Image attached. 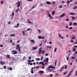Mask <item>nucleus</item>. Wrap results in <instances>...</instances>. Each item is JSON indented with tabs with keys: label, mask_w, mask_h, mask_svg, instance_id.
<instances>
[{
	"label": "nucleus",
	"mask_w": 77,
	"mask_h": 77,
	"mask_svg": "<svg viewBox=\"0 0 77 77\" xmlns=\"http://www.w3.org/2000/svg\"><path fill=\"white\" fill-rule=\"evenodd\" d=\"M56 50H57V48L56 47L54 49V51L55 52H56Z\"/></svg>",
	"instance_id": "cd10ccee"
},
{
	"label": "nucleus",
	"mask_w": 77,
	"mask_h": 77,
	"mask_svg": "<svg viewBox=\"0 0 77 77\" xmlns=\"http://www.w3.org/2000/svg\"><path fill=\"white\" fill-rule=\"evenodd\" d=\"M25 31H24L22 32V33L23 34V36H24L25 35Z\"/></svg>",
	"instance_id": "f3484780"
},
{
	"label": "nucleus",
	"mask_w": 77,
	"mask_h": 77,
	"mask_svg": "<svg viewBox=\"0 0 77 77\" xmlns=\"http://www.w3.org/2000/svg\"><path fill=\"white\" fill-rule=\"evenodd\" d=\"M42 69H44L45 68V66H42Z\"/></svg>",
	"instance_id": "052dcab7"
},
{
	"label": "nucleus",
	"mask_w": 77,
	"mask_h": 77,
	"mask_svg": "<svg viewBox=\"0 0 77 77\" xmlns=\"http://www.w3.org/2000/svg\"><path fill=\"white\" fill-rule=\"evenodd\" d=\"M0 47H3V45H0Z\"/></svg>",
	"instance_id": "58836bf2"
},
{
	"label": "nucleus",
	"mask_w": 77,
	"mask_h": 77,
	"mask_svg": "<svg viewBox=\"0 0 77 77\" xmlns=\"http://www.w3.org/2000/svg\"><path fill=\"white\" fill-rule=\"evenodd\" d=\"M29 24H33V23L31 21H30L29 22Z\"/></svg>",
	"instance_id": "c85d7f7f"
},
{
	"label": "nucleus",
	"mask_w": 77,
	"mask_h": 77,
	"mask_svg": "<svg viewBox=\"0 0 77 77\" xmlns=\"http://www.w3.org/2000/svg\"><path fill=\"white\" fill-rule=\"evenodd\" d=\"M45 53V51H44V50H43L42 52V54L43 55Z\"/></svg>",
	"instance_id": "a211bd4d"
},
{
	"label": "nucleus",
	"mask_w": 77,
	"mask_h": 77,
	"mask_svg": "<svg viewBox=\"0 0 77 77\" xmlns=\"http://www.w3.org/2000/svg\"><path fill=\"white\" fill-rule=\"evenodd\" d=\"M31 72L32 74H33L34 72H33V70H31Z\"/></svg>",
	"instance_id": "e433bc0d"
},
{
	"label": "nucleus",
	"mask_w": 77,
	"mask_h": 77,
	"mask_svg": "<svg viewBox=\"0 0 77 77\" xmlns=\"http://www.w3.org/2000/svg\"><path fill=\"white\" fill-rule=\"evenodd\" d=\"M46 62H48V58H47L46 59Z\"/></svg>",
	"instance_id": "aec40b11"
},
{
	"label": "nucleus",
	"mask_w": 77,
	"mask_h": 77,
	"mask_svg": "<svg viewBox=\"0 0 77 77\" xmlns=\"http://www.w3.org/2000/svg\"><path fill=\"white\" fill-rule=\"evenodd\" d=\"M71 17L72 18V20H74V19H76V18H75L74 17L71 16Z\"/></svg>",
	"instance_id": "412c9836"
},
{
	"label": "nucleus",
	"mask_w": 77,
	"mask_h": 77,
	"mask_svg": "<svg viewBox=\"0 0 77 77\" xmlns=\"http://www.w3.org/2000/svg\"><path fill=\"white\" fill-rule=\"evenodd\" d=\"M70 15H76V14L73 13H70Z\"/></svg>",
	"instance_id": "2eb2a0df"
},
{
	"label": "nucleus",
	"mask_w": 77,
	"mask_h": 77,
	"mask_svg": "<svg viewBox=\"0 0 77 77\" xmlns=\"http://www.w3.org/2000/svg\"><path fill=\"white\" fill-rule=\"evenodd\" d=\"M73 52H74V51H75V50H76V49L75 48H73Z\"/></svg>",
	"instance_id": "bb28decb"
},
{
	"label": "nucleus",
	"mask_w": 77,
	"mask_h": 77,
	"mask_svg": "<svg viewBox=\"0 0 77 77\" xmlns=\"http://www.w3.org/2000/svg\"><path fill=\"white\" fill-rule=\"evenodd\" d=\"M55 12H56V11H54L52 13V15H53L54 14H55Z\"/></svg>",
	"instance_id": "9b49d317"
},
{
	"label": "nucleus",
	"mask_w": 77,
	"mask_h": 77,
	"mask_svg": "<svg viewBox=\"0 0 77 77\" xmlns=\"http://www.w3.org/2000/svg\"><path fill=\"white\" fill-rule=\"evenodd\" d=\"M74 44H77V42H75Z\"/></svg>",
	"instance_id": "0e129e2a"
},
{
	"label": "nucleus",
	"mask_w": 77,
	"mask_h": 77,
	"mask_svg": "<svg viewBox=\"0 0 77 77\" xmlns=\"http://www.w3.org/2000/svg\"><path fill=\"white\" fill-rule=\"evenodd\" d=\"M10 42H11V43H12V40H10Z\"/></svg>",
	"instance_id": "774afa93"
},
{
	"label": "nucleus",
	"mask_w": 77,
	"mask_h": 77,
	"mask_svg": "<svg viewBox=\"0 0 77 77\" xmlns=\"http://www.w3.org/2000/svg\"><path fill=\"white\" fill-rule=\"evenodd\" d=\"M64 1H62V4H64Z\"/></svg>",
	"instance_id": "bf43d9fd"
},
{
	"label": "nucleus",
	"mask_w": 77,
	"mask_h": 77,
	"mask_svg": "<svg viewBox=\"0 0 77 77\" xmlns=\"http://www.w3.org/2000/svg\"><path fill=\"white\" fill-rule=\"evenodd\" d=\"M38 31H39V33H41V30H39V29H38Z\"/></svg>",
	"instance_id": "a18cd8bd"
},
{
	"label": "nucleus",
	"mask_w": 77,
	"mask_h": 77,
	"mask_svg": "<svg viewBox=\"0 0 77 77\" xmlns=\"http://www.w3.org/2000/svg\"><path fill=\"white\" fill-rule=\"evenodd\" d=\"M42 37H41V36L38 35V39H41Z\"/></svg>",
	"instance_id": "4be33fe9"
},
{
	"label": "nucleus",
	"mask_w": 77,
	"mask_h": 77,
	"mask_svg": "<svg viewBox=\"0 0 77 77\" xmlns=\"http://www.w3.org/2000/svg\"><path fill=\"white\" fill-rule=\"evenodd\" d=\"M42 47L40 48L39 50V51H38V54H41V53H42Z\"/></svg>",
	"instance_id": "f257e3e1"
},
{
	"label": "nucleus",
	"mask_w": 77,
	"mask_h": 77,
	"mask_svg": "<svg viewBox=\"0 0 77 77\" xmlns=\"http://www.w3.org/2000/svg\"><path fill=\"white\" fill-rule=\"evenodd\" d=\"M35 8V6H33L32 7V8L31 9H33L34 8Z\"/></svg>",
	"instance_id": "6e6d98bb"
},
{
	"label": "nucleus",
	"mask_w": 77,
	"mask_h": 77,
	"mask_svg": "<svg viewBox=\"0 0 77 77\" xmlns=\"http://www.w3.org/2000/svg\"><path fill=\"white\" fill-rule=\"evenodd\" d=\"M33 0H28L27 2H32Z\"/></svg>",
	"instance_id": "a19ab883"
},
{
	"label": "nucleus",
	"mask_w": 77,
	"mask_h": 77,
	"mask_svg": "<svg viewBox=\"0 0 77 77\" xmlns=\"http://www.w3.org/2000/svg\"><path fill=\"white\" fill-rule=\"evenodd\" d=\"M67 3H68V4L70 3V2H69V1H67Z\"/></svg>",
	"instance_id": "5fc2aeb1"
},
{
	"label": "nucleus",
	"mask_w": 77,
	"mask_h": 77,
	"mask_svg": "<svg viewBox=\"0 0 77 77\" xmlns=\"http://www.w3.org/2000/svg\"><path fill=\"white\" fill-rule=\"evenodd\" d=\"M46 3H47V5H50V4H51V3L50 2L47 1L46 2Z\"/></svg>",
	"instance_id": "1a4fd4ad"
},
{
	"label": "nucleus",
	"mask_w": 77,
	"mask_h": 77,
	"mask_svg": "<svg viewBox=\"0 0 77 77\" xmlns=\"http://www.w3.org/2000/svg\"><path fill=\"white\" fill-rule=\"evenodd\" d=\"M30 21L28 19V20H27V23H29V22Z\"/></svg>",
	"instance_id": "2f4dec72"
},
{
	"label": "nucleus",
	"mask_w": 77,
	"mask_h": 77,
	"mask_svg": "<svg viewBox=\"0 0 77 77\" xmlns=\"http://www.w3.org/2000/svg\"><path fill=\"white\" fill-rule=\"evenodd\" d=\"M72 59H75V57H72Z\"/></svg>",
	"instance_id": "09e8293b"
},
{
	"label": "nucleus",
	"mask_w": 77,
	"mask_h": 77,
	"mask_svg": "<svg viewBox=\"0 0 77 77\" xmlns=\"http://www.w3.org/2000/svg\"><path fill=\"white\" fill-rule=\"evenodd\" d=\"M38 48V47H34V48H32L33 50H36Z\"/></svg>",
	"instance_id": "9d476101"
},
{
	"label": "nucleus",
	"mask_w": 77,
	"mask_h": 77,
	"mask_svg": "<svg viewBox=\"0 0 77 77\" xmlns=\"http://www.w3.org/2000/svg\"><path fill=\"white\" fill-rule=\"evenodd\" d=\"M29 59H31V56H30V57H29Z\"/></svg>",
	"instance_id": "e2e57ef3"
},
{
	"label": "nucleus",
	"mask_w": 77,
	"mask_h": 77,
	"mask_svg": "<svg viewBox=\"0 0 77 77\" xmlns=\"http://www.w3.org/2000/svg\"><path fill=\"white\" fill-rule=\"evenodd\" d=\"M42 65L43 66H45V64H44V62H42Z\"/></svg>",
	"instance_id": "393cba45"
},
{
	"label": "nucleus",
	"mask_w": 77,
	"mask_h": 77,
	"mask_svg": "<svg viewBox=\"0 0 77 77\" xmlns=\"http://www.w3.org/2000/svg\"><path fill=\"white\" fill-rule=\"evenodd\" d=\"M28 62H32V61H31L30 60H29L28 61Z\"/></svg>",
	"instance_id": "ea45409f"
},
{
	"label": "nucleus",
	"mask_w": 77,
	"mask_h": 77,
	"mask_svg": "<svg viewBox=\"0 0 77 77\" xmlns=\"http://www.w3.org/2000/svg\"><path fill=\"white\" fill-rule=\"evenodd\" d=\"M21 1H20L19 3L18 4L17 6V8H19V7L20 6V5H21Z\"/></svg>",
	"instance_id": "39448f33"
},
{
	"label": "nucleus",
	"mask_w": 77,
	"mask_h": 77,
	"mask_svg": "<svg viewBox=\"0 0 77 77\" xmlns=\"http://www.w3.org/2000/svg\"><path fill=\"white\" fill-rule=\"evenodd\" d=\"M72 23L70 22L69 24V26H72Z\"/></svg>",
	"instance_id": "a878e982"
},
{
	"label": "nucleus",
	"mask_w": 77,
	"mask_h": 77,
	"mask_svg": "<svg viewBox=\"0 0 77 77\" xmlns=\"http://www.w3.org/2000/svg\"><path fill=\"white\" fill-rule=\"evenodd\" d=\"M0 63L2 65H5V63L3 61H1Z\"/></svg>",
	"instance_id": "423d86ee"
},
{
	"label": "nucleus",
	"mask_w": 77,
	"mask_h": 77,
	"mask_svg": "<svg viewBox=\"0 0 77 77\" xmlns=\"http://www.w3.org/2000/svg\"><path fill=\"white\" fill-rule=\"evenodd\" d=\"M14 12H12V14H11V16L12 17H14Z\"/></svg>",
	"instance_id": "4468645a"
},
{
	"label": "nucleus",
	"mask_w": 77,
	"mask_h": 77,
	"mask_svg": "<svg viewBox=\"0 0 77 77\" xmlns=\"http://www.w3.org/2000/svg\"><path fill=\"white\" fill-rule=\"evenodd\" d=\"M42 45V42H41V44L39 45V47H41Z\"/></svg>",
	"instance_id": "8fccbe9b"
},
{
	"label": "nucleus",
	"mask_w": 77,
	"mask_h": 77,
	"mask_svg": "<svg viewBox=\"0 0 77 77\" xmlns=\"http://www.w3.org/2000/svg\"><path fill=\"white\" fill-rule=\"evenodd\" d=\"M66 21H69V19H66Z\"/></svg>",
	"instance_id": "338daca9"
},
{
	"label": "nucleus",
	"mask_w": 77,
	"mask_h": 77,
	"mask_svg": "<svg viewBox=\"0 0 77 77\" xmlns=\"http://www.w3.org/2000/svg\"><path fill=\"white\" fill-rule=\"evenodd\" d=\"M72 29V27H69V29Z\"/></svg>",
	"instance_id": "13d9d810"
},
{
	"label": "nucleus",
	"mask_w": 77,
	"mask_h": 77,
	"mask_svg": "<svg viewBox=\"0 0 77 77\" xmlns=\"http://www.w3.org/2000/svg\"><path fill=\"white\" fill-rule=\"evenodd\" d=\"M58 36H59V37L60 38H62V36L61 35H60L58 34Z\"/></svg>",
	"instance_id": "f704fd0d"
},
{
	"label": "nucleus",
	"mask_w": 77,
	"mask_h": 77,
	"mask_svg": "<svg viewBox=\"0 0 77 77\" xmlns=\"http://www.w3.org/2000/svg\"><path fill=\"white\" fill-rule=\"evenodd\" d=\"M30 41L32 42H33V43H34L35 42V40H31Z\"/></svg>",
	"instance_id": "dca6fc26"
},
{
	"label": "nucleus",
	"mask_w": 77,
	"mask_h": 77,
	"mask_svg": "<svg viewBox=\"0 0 77 77\" xmlns=\"http://www.w3.org/2000/svg\"><path fill=\"white\" fill-rule=\"evenodd\" d=\"M62 5H60V6H59L60 8H62Z\"/></svg>",
	"instance_id": "473e14b6"
},
{
	"label": "nucleus",
	"mask_w": 77,
	"mask_h": 77,
	"mask_svg": "<svg viewBox=\"0 0 77 77\" xmlns=\"http://www.w3.org/2000/svg\"><path fill=\"white\" fill-rule=\"evenodd\" d=\"M65 13H63L60 16V18H63V17H65Z\"/></svg>",
	"instance_id": "7ed1b4c3"
},
{
	"label": "nucleus",
	"mask_w": 77,
	"mask_h": 77,
	"mask_svg": "<svg viewBox=\"0 0 77 77\" xmlns=\"http://www.w3.org/2000/svg\"><path fill=\"white\" fill-rule=\"evenodd\" d=\"M65 69H67V66H66V65L65 66Z\"/></svg>",
	"instance_id": "c9c22d12"
},
{
	"label": "nucleus",
	"mask_w": 77,
	"mask_h": 77,
	"mask_svg": "<svg viewBox=\"0 0 77 77\" xmlns=\"http://www.w3.org/2000/svg\"><path fill=\"white\" fill-rule=\"evenodd\" d=\"M48 68H53L54 69H55V67H53V66H48Z\"/></svg>",
	"instance_id": "20e7f679"
},
{
	"label": "nucleus",
	"mask_w": 77,
	"mask_h": 77,
	"mask_svg": "<svg viewBox=\"0 0 77 77\" xmlns=\"http://www.w3.org/2000/svg\"><path fill=\"white\" fill-rule=\"evenodd\" d=\"M20 42V40H18L17 42V44L19 42Z\"/></svg>",
	"instance_id": "4d7b16f0"
},
{
	"label": "nucleus",
	"mask_w": 77,
	"mask_h": 77,
	"mask_svg": "<svg viewBox=\"0 0 77 77\" xmlns=\"http://www.w3.org/2000/svg\"><path fill=\"white\" fill-rule=\"evenodd\" d=\"M38 72L40 73V74H44V72L42 71H38Z\"/></svg>",
	"instance_id": "6e6552de"
},
{
	"label": "nucleus",
	"mask_w": 77,
	"mask_h": 77,
	"mask_svg": "<svg viewBox=\"0 0 77 77\" xmlns=\"http://www.w3.org/2000/svg\"><path fill=\"white\" fill-rule=\"evenodd\" d=\"M9 69L10 71H12V70L13 69H12V68H9Z\"/></svg>",
	"instance_id": "c756f323"
},
{
	"label": "nucleus",
	"mask_w": 77,
	"mask_h": 77,
	"mask_svg": "<svg viewBox=\"0 0 77 77\" xmlns=\"http://www.w3.org/2000/svg\"><path fill=\"white\" fill-rule=\"evenodd\" d=\"M19 1L16 4V5H18V3H19Z\"/></svg>",
	"instance_id": "864d4df0"
},
{
	"label": "nucleus",
	"mask_w": 77,
	"mask_h": 77,
	"mask_svg": "<svg viewBox=\"0 0 77 77\" xmlns=\"http://www.w3.org/2000/svg\"><path fill=\"white\" fill-rule=\"evenodd\" d=\"M6 56L7 57V58H9V57H10V55H7Z\"/></svg>",
	"instance_id": "b1692460"
},
{
	"label": "nucleus",
	"mask_w": 77,
	"mask_h": 77,
	"mask_svg": "<svg viewBox=\"0 0 77 77\" xmlns=\"http://www.w3.org/2000/svg\"><path fill=\"white\" fill-rule=\"evenodd\" d=\"M17 48H16V50H18V48H19V47H20V46H16Z\"/></svg>",
	"instance_id": "72a5a7b5"
},
{
	"label": "nucleus",
	"mask_w": 77,
	"mask_h": 77,
	"mask_svg": "<svg viewBox=\"0 0 77 77\" xmlns=\"http://www.w3.org/2000/svg\"><path fill=\"white\" fill-rule=\"evenodd\" d=\"M18 11H19V8H18L17 10L16 11V13H17L18 12Z\"/></svg>",
	"instance_id": "6ab92c4d"
},
{
	"label": "nucleus",
	"mask_w": 77,
	"mask_h": 77,
	"mask_svg": "<svg viewBox=\"0 0 77 77\" xmlns=\"http://www.w3.org/2000/svg\"><path fill=\"white\" fill-rule=\"evenodd\" d=\"M52 3L53 4H56V2H52Z\"/></svg>",
	"instance_id": "49530a36"
},
{
	"label": "nucleus",
	"mask_w": 77,
	"mask_h": 77,
	"mask_svg": "<svg viewBox=\"0 0 77 77\" xmlns=\"http://www.w3.org/2000/svg\"><path fill=\"white\" fill-rule=\"evenodd\" d=\"M1 4H3V1H1Z\"/></svg>",
	"instance_id": "c03bdc74"
},
{
	"label": "nucleus",
	"mask_w": 77,
	"mask_h": 77,
	"mask_svg": "<svg viewBox=\"0 0 77 77\" xmlns=\"http://www.w3.org/2000/svg\"><path fill=\"white\" fill-rule=\"evenodd\" d=\"M52 76H53V75H52V74H50V77H52Z\"/></svg>",
	"instance_id": "680f3d73"
},
{
	"label": "nucleus",
	"mask_w": 77,
	"mask_h": 77,
	"mask_svg": "<svg viewBox=\"0 0 77 77\" xmlns=\"http://www.w3.org/2000/svg\"><path fill=\"white\" fill-rule=\"evenodd\" d=\"M12 52L13 53V54H16L17 53V51L13 50L12 51Z\"/></svg>",
	"instance_id": "f03ea898"
},
{
	"label": "nucleus",
	"mask_w": 77,
	"mask_h": 77,
	"mask_svg": "<svg viewBox=\"0 0 77 77\" xmlns=\"http://www.w3.org/2000/svg\"><path fill=\"white\" fill-rule=\"evenodd\" d=\"M74 47L75 48H77V46H74Z\"/></svg>",
	"instance_id": "69168bd1"
},
{
	"label": "nucleus",
	"mask_w": 77,
	"mask_h": 77,
	"mask_svg": "<svg viewBox=\"0 0 77 77\" xmlns=\"http://www.w3.org/2000/svg\"><path fill=\"white\" fill-rule=\"evenodd\" d=\"M50 68H46V70H47L48 71H49L50 72V69H49Z\"/></svg>",
	"instance_id": "ddd939ff"
},
{
	"label": "nucleus",
	"mask_w": 77,
	"mask_h": 77,
	"mask_svg": "<svg viewBox=\"0 0 77 77\" xmlns=\"http://www.w3.org/2000/svg\"><path fill=\"white\" fill-rule=\"evenodd\" d=\"M16 47H20V45L18 44L17 45H16Z\"/></svg>",
	"instance_id": "603ef678"
},
{
	"label": "nucleus",
	"mask_w": 77,
	"mask_h": 77,
	"mask_svg": "<svg viewBox=\"0 0 77 77\" xmlns=\"http://www.w3.org/2000/svg\"><path fill=\"white\" fill-rule=\"evenodd\" d=\"M30 30V28H29L27 30H26V32H27V31H29Z\"/></svg>",
	"instance_id": "79ce46f5"
},
{
	"label": "nucleus",
	"mask_w": 77,
	"mask_h": 77,
	"mask_svg": "<svg viewBox=\"0 0 77 77\" xmlns=\"http://www.w3.org/2000/svg\"><path fill=\"white\" fill-rule=\"evenodd\" d=\"M19 23L17 24V27H18L19 26Z\"/></svg>",
	"instance_id": "de8ad7c7"
},
{
	"label": "nucleus",
	"mask_w": 77,
	"mask_h": 77,
	"mask_svg": "<svg viewBox=\"0 0 77 77\" xmlns=\"http://www.w3.org/2000/svg\"><path fill=\"white\" fill-rule=\"evenodd\" d=\"M47 15H48V17H49V18H51V17H52L51 15V14H50L48 13Z\"/></svg>",
	"instance_id": "0eeeda50"
},
{
	"label": "nucleus",
	"mask_w": 77,
	"mask_h": 77,
	"mask_svg": "<svg viewBox=\"0 0 77 77\" xmlns=\"http://www.w3.org/2000/svg\"><path fill=\"white\" fill-rule=\"evenodd\" d=\"M3 67H4V69H6V66H4Z\"/></svg>",
	"instance_id": "4c0bfd02"
},
{
	"label": "nucleus",
	"mask_w": 77,
	"mask_h": 77,
	"mask_svg": "<svg viewBox=\"0 0 77 77\" xmlns=\"http://www.w3.org/2000/svg\"><path fill=\"white\" fill-rule=\"evenodd\" d=\"M41 60V59L39 58L37 59V60Z\"/></svg>",
	"instance_id": "3c124183"
},
{
	"label": "nucleus",
	"mask_w": 77,
	"mask_h": 77,
	"mask_svg": "<svg viewBox=\"0 0 77 77\" xmlns=\"http://www.w3.org/2000/svg\"><path fill=\"white\" fill-rule=\"evenodd\" d=\"M14 36H15V34H11L10 35V36L11 37Z\"/></svg>",
	"instance_id": "f8f14e48"
},
{
	"label": "nucleus",
	"mask_w": 77,
	"mask_h": 77,
	"mask_svg": "<svg viewBox=\"0 0 77 77\" xmlns=\"http://www.w3.org/2000/svg\"><path fill=\"white\" fill-rule=\"evenodd\" d=\"M75 25L76 26H77V23H76V22H75L74 23H73V26H75Z\"/></svg>",
	"instance_id": "5701e85b"
},
{
	"label": "nucleus",
	"mask_w": 77,
	"mask_h": 77,
	"mask_svg": "<svg viewBox=\"0 0 77 77\" xmlns=\"http://www.w3.org/2000/svg\"><path fill=\"white\" fill-rule=\"evenodd\" d=\"M38 68H39V66H36V69H38Z\"/></svg>",
	"instance_id": "37998d69"
},
{
	"label": "nucleus",
	"mask_w": 77,
	"mask_h": 77,
	"mask_svg": "<svg viewBox=\"0 0 77 77\" xmlns=\"http://www.w3.org/2000/svg\"><path fill=\"white\" fill-rule=\"evenodd\" d=\"M67 59V60H69V57L67 56L66 57Z\"/></svg>",
	"instance_id": "7c9ffc66"
}]
</instances>
